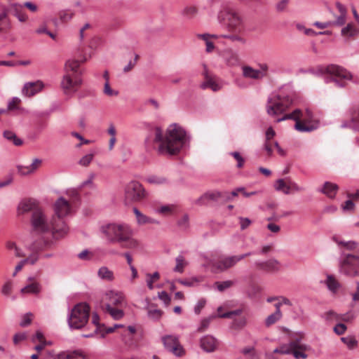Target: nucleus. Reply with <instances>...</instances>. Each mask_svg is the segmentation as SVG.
<instances>
[{
	"instance_id": "nucleus-21",
	"label": "nucleus",
	"mask_w": 359,
	"mask_h": 359,
	"mask_svg": "<svg viewBox=\"0 0 359 359\" xmlns=\"http://www.w3.org/2000/svg\"><path fill=\"white\" fill-rule=\"evenodd\" d=\"M241 313V310H236L230 312L222 313V307H219L217 309V316L219 318H231L233 316L239 315ZM217 316L213 315L209 318H204L201 322V325L198 327L197 332H203L208 327L211 320L216 318Z\"/></svg>"
},
{
	"instance_id": "nucleus-36",
	"label": "nucleus",
	"mask_w": 359,
	"mask_h": 359,
	"mask_svg": "<svg viewBox=\"0 0 359 359\" xmlns=\"http://www.w3.org/2000/svg\"><path fill=\"white\" fill-rule=\"evenodd\" d=\"M29 283L21 289L22 294H38L41 287L39 283L34 281L32 278L29 279Z\"/></svg>"
},
{
	"instance_id": "nucleus-49",
	"label": "nucleus",
	"mask_w": 359,
	"mask_h": 359,
	"mask_svg": "<svg viewBox=\"0 0 359 359\" xmlns=\"http://www.w3.org/2000/svg\"><path fill=\"white\" fill-rule=\"evenodd\" d=\"M357 34V30L354 26L349 23L346 27L341 29V35L345 37L353 36Z\"/></svg>"
},
{
	"instance_id": "nucleus-18",
	"label": "nucleus",
	"mask_w": 359,
	"mask_h": 359,
	"mask_svg": "<svg viewBox=\"0 0 359 359\" xmlns=\"http://www.w3.org/2000/svg\"><path fill=\"white\" fill-rule=\"evenodd\" d=\"M165 347L177 356L184 353L183 347L180 345L178 338L174 335H166L162 338Z\"/></svg>"
},
{
	"instance_id": "nucleus-60",
	"label": "nucleus",
	"mask_w": 359,
	"mask_h": 359,
	"mask_svg": "<svg viewBox=\"0 0 359 359\" xmlns=\"http://www.w3.org/2000/svg\"><path fill=\"white\" fill-rule=\"evenodd\" d=\"M12 282L11 280L7 281L1 289V292L4 295H9L12 292Z\"/></svg>"
},
{
	"instance_id": "nucleus-63",
	"label": "nucleus",
	"mask_w": 359,
	"mask_h": 359,
	"mask_svg": "<svg viewBox=\"0 0 359 359\" xmlns=\"http://www.w3.org/2000/svg\"><path fill=\"white\" fill-rule=\"evenodd\" d=\"M346 330V326L343 323H338L334 327V332L338 335L343 334Z\"/></svg>"
},
{
	"instance_id": "nucleus-30",
	"label": "nucleus",
	"mask_w": 359,
	"mask_h": 359,
	"mask_svg": "<svg viewBox=\"0 0 359 359\" xmlns=\"http://www.w3.org/2000/svg\"><path fill=\"white\" fill-rule=\"evenodd\" d=\"M241 69L243 76L246 79L258 80L264 76V74L260 70L255 69L248 65H243Z\"/></svg>"
},
{
	"instance_id": "nucleus-13",
	"label": "nucleus",
	"mask_w": 359,
	"mask_h": 359,
	"mask_svg": "<svg viewBox=\"0 0 359 359\" xmlns=\"http://www.w3.org/2000/svg\"><path fill=\"white\" fill-rule=\"evenodd\" d=\"M292 104L289 95H276L268 99L266 111L270 116H277L285 111Z\"/></svg>"
},
{
	"instance_id": "nucleus-58",
	"label": "nucleus",
	"mask_w": 359,
	"mask_h": 359,
	"mask_svg": "<svg viewBox=\"0 0 359 359\" xmlns=\"http://www.w3.org/2000/svg\"><path fill=\"white\" fill-rule=\"evenodd\" d=\"M73 15L74 13L69 10L63 11L60 13V18L61 20L65 22H68L70 19H72Z\"/></svg>"
},
{
	"instance_id": "nucleus-9",
	"label": "nucleus",
	"mask_w": 359,
	"mask_h": 359,
	"mask_svg": "<svg viewBox=\"0 0 359 359\" xmlns=\"http://www.w3.org/2000/svg\"><path fill=\"white\" fill-rule=\"evenodd\" d=\"M251 255L252 252H247L238 255H223L219 257L211 255L210 257H204L203 266L210 268L214 273L223 272L233 267L238 262Z\"/></svg>"
},
{
	"instance_id": "nucleus-54",
	"label": "nucleus",
	"mask_w": 359,
	"mask_h": 359,
	"mask_svg": "<svg viewBox=\"0 0 359 359\" xmlns=\"http://www.w3.org/2000/svg\"><path fill=\"white\" fill-rule=\"evenodd\" d=\"M233 158L237 161L236 167L238 168H241L243 167L245 163L244 158L241 155V154L238 151H233L230 154Z\"/></svg>"
},
{
	"instance_id": "nucleus-5",
	"label": "nucleus",
	"mask_w": 359,
	"mask_h": 359,
	"mask_svg": "<svg viewBox=\"0 0 359 359\" xmlns=\"http://www.w3.org/2000/svg\"><path fill=\"white\" fill-rule=\"evenodd\" d=\"M102 232L113 243H118L121 247L136 249L139 242L133 238V231L124 224H109L102 227Z\"/></svg>"
},
{
	"instance_id": "nucleus-50",
	"label": "nucleus",
	"mask_w": 359,
	"mask_h": 359,
	"mask_svg": "<svg viewBox=\"0 0 359 359\" xmlns=\"http://www.w3.org/2000/svg\"><path fill=\"white\" fill-rule=\"evenodd\" d=\"M103 93L108 97H116L118 95V91L112 88L109 83L104 82Z\"/></svg>"
},
{
	"instance_id": "nucleus-42",
	"label": "nucleus",
	"mask_w": 359,
	"mask_h": 359,
	"mask_svg": "<svg viewBox=\"0 0 359 359\" xmlns=\"http://www.w3.org/2000/svg\"><path fill=\"white\" fill-rule=\"evenodd\" d=\"M327 287L333 293H335L339 289L340 284L337 280L332 276H328L326 280Z\"/></svg>"
},
{
	"instance_id": "nucleus-25",
	"label": "nucleus",
	"mask_w": 359,
	"mask_h": 359,
	"mask_svg": "<svg viewBox=\"0 0 359 359\" xmlns=\"http://www.w3.org/2000/svg\"><path fill=\"white\" fill-rule=\"evenodd\" d=\"M43 87L41 81L29 82L25 84L22 93L25 96L32 97L40 92Z\"/></svg>"
},
{
	"instance_id": "nucleus-19",
	"label": "nucleus",
	"mask_w": 359,
	"mask_h": 359,
	"mask_svg": "<svg viewBox=\"0 0 359 359\" xmlns=\"http://www.w3.org/2000/svg\"><path fill=\"white\" fill-rule=\"evenodd\" d=\"M202 74L204 77V81L201 86L203 89L210 88L213 91H218L221 89L222 86L218 82L217 78L208 71L205 65H203Z\"/></svg>"
},
{
	"instance_id": "nucleus-61",
	"label": "nucleus",
	"mask_w": 359,
	"mask_h": 359,
	"mask_svg": "<svg viewBox=\"0 0 359 359\" xmlns=\"http://www.w3.org/2000/svg\"><path fill=\"white\" fill-rule=\"evenodd\" d=\"M23 6L32 13H36L39 10L38 6L36 4L30 1L25 2L23 4Z\"/></svg>"
},
{
	"instance_id": "nucleus-16",
	"label": "nucleus",
	"mask_w": 359,
	"mask_h": 359,
	"mask_svg": "<svg viewBox=\"0 0 359 359\" xmlns=\"http://www.w3.org/2000/svg\"><path fill=\"white\" fill-rule=\"evenodd\" d=\"M125 203H139L147 197V193L142 185L137 181L128 182L125 187Z\"/></svg>"
},
{
	"instance_id": "nucleus-39",
	"label": "nucleus",
	"mask_w": 359,
	"mask_h": 359,
	"mask_svg": "<svg viewBox=\"0 0 359 359\" xmlns=\"http://www.w3.org/2000/svg\"><path fill=\"white\" fill-rule=\"evenodd\" d=\"M11 27V23L6 11L0 13V32H7Z\"/></svg>"
},
{
	"instance_id": "nucleus-64",
	"label": "nucleus",
	"mask_w": 359,
	"mask_h": 359,
	"mask_svg": "<svg viewBox=\"0 0 359 359\" xmlns=\"http://www.w3.org/2000/svg\"><path fill=\"white\" fill-rule=\"evenodd\" d=\"M148 315L151 318L158 319L162 315V311L158 309H149Z\"/></svg>"
},
{
	"instance_id": "nucleus-23",
	"label": "nucleus",
	"mask_w": 359,
	"mask_h": 359,
	"mask_svg": "<svg viewBox=\"0 0 359 359\" xmlns=\"http://www.w3.org/2000/svg\"><path fill=\"white\" fill-rule=\"evenodd\" d=\"M23 8V4L13 3L9 5L7 11L15 16L20 22H25L28 20L29 18Z\"/></svg>"
},
{
	"instance_id": "nucleus-31",
	"label": "nucleus",
	"mask_w": 359,
	"mask_h": 359,
	"mask_svg": "<svg viewBox=\"0 0 359 359\" xmlns=\"http://www.w3.org/2000/svg\"><path fill=\"white\" fill-rule=\"evenodd\" d=\"M344 127H348L354 130H359V108L358 109H353L350 111V118L346 121Z\"/></svg>"
},
{
	"instance_id": "nucleus-41",
	"label": "nucleus",
	"mask_w": 359,
	"mask_h": 359,
	"mask_svg": "<svg viewBox=\"0 0 359 359\" xmlns=\"http://www.w3.org/2000/svg\"><path fill=\"white\" fill-rule=\"evenodd\" d=\"M98 276L100 278L107 280H112L114 278V273L105 266H102L98 270Z\"/></svg>"
},
{
	"instance_id": "nucleus-56",
	"label": "nucleus",
	"mask_w": 359,
	"mask_h": 359,
	"mask_svg": "<svg viewBox=\"0 0 359 359\" xmlns=\"http://www.w3.org/2000/svg\"><path fill=\"white\" fill-rule=\"evenodd\" d=\"M297 29L299 31L303 32L307 36H316L318 32H315L312 29L306 28L304 25L298 24L297 25Z\"/></svg>"
},
{
	"instance_id": "nucleus-22",
	"label": "nucleus",
	"mask_w": 359,
	"mask_h": 359,
	"mask_svg": "<svg viewBox=\"0 0 359 359\" xmlns=\"http://www.w3.org/2000/svg\"><path fill=\"white\" fill-rule=\"evenodd\" d=\"M256 266L258 269L268 273H276L280 269V264L278 260L271 259L266 262L256 263Z\"/></svg>"
},
{
	"instance_id": "nucleus-10",
	"label": "nucleus",
	"mask_w": 359,
	"mask_h": 359,
	"mask_svg": "<svg viewBox=\"0 0 359 359\" xmlns=\"http://www.w3.org/2000/svg\"><path fill=\"white\" fill-rule=\"evenodd\" d=\"M218 21L225 25L229 32H242L244 30L239 13L230 6H224L218 13Z\"/></svg>"
},
{
	"instance_id": "nucleus-12",
	"label": "nucleus",
	"mask_w": 359,
	"mask_h": 359,
	"mask_svg": "<svg viewBox=\"0 0 359 359\" xmlns=\"http://www.w3.org/2000/svg\"><path fill=\"white\" fill-rule=\"evenodd\" d=\"M78 199V194L74 191L73 195L69 201L65 199L63 197H61L56 201L54 204L55 215L53 217H56L57 223H62V224H66L64 221V217L72 213L74 203Z\"/></svg>"
},
{
	"instance_id": "nucleus-28",
	"label": "nucleus",
	"mask_w": 359,
	"mask_h": 359,
	"mask_svg": "<svg viewBox=\"0 0 359 359\" xmlns=\"http://www.w3.org/2000/svg\"><path fill=\"white\" fill-rule=\"evenodd\" d=\"M338 15H334L335 20L331 21L332 26H342L346 23L347 11L344 6L339 2L336 3Z\"/></svg>"
},
{
	"instance_id": "nucleus-45",
	"label": "nucleus",
	"mask_w": 359,
	"mask_h": 359,
	"mask_svg": "<svg viewBox=\"0 0 359 359\" xmlns=\"http://www.w3.org/2000/svg\"><path fill=\"white\" fill-rule=\"evenodd\" d=\"M4 137L12 142L15 146H20L22 144V141L19 139L16 135L12 132V131H10V130H6L4 132Z\"/></svg>"
},
{
	"instance_id": "nucleus-51",
	"label": "nucleus",
	"mask_w": 359,
	"mask_h": 359,
	"mask_svg": "<svg viewBox=\"0 0 359 359\" xmlns=\"http://www.w3.org/2000/svg\"><path fill=\"white\" fill-rule=\"evenodd\" d=\"M234 283L233 280H226L222 282H216L215 285L217 287V289L219 292H223L226 289L230 288L233 285Z\"/></svg>"
},
{
	"instance_id": "nucleus-17",
	"label": "nucleus",
	"mask_w": 359,
	"mask_h": 359,
	"mask_svg": "<svg viewBox=\"0 0 359 359\" xmlns=\"http://www.w3.org/2000/svg\"><path fill=\"white\" fill-rule=\"evenodd\" d=\"M92 323L94 327L93 333L85 334L86 337H93L94 334H99L102 337H104L105 334L112 333L115 329L122 327L121 325L116 324L113 327H106L104 325L99 323V317L97 314H93L92 316Z\"/></svg>"
},
{
	"instance_id": "nucleus-11",
	"label": "nucleus",
	"mask_w": 359,
	"mask_h": 359,
	"mask_svg": "<svg viewBox=\"0 0 359 359\" xmlns=\"http://www.w3.org/2000/svg\"><path fill=\"white\" fill-rule=\"evenodd\" d=\"M324 79L326 83L333 82L338 87L344 88L347 84V81H351L353 76L342 67L331 65L327 66L323 72Z\"/></svg>"
},
{
	"instance_id": "nucleus-29",
	"label": "nucleus",
	"mask_w": 359,
	"mask_h": 359,
	"mask_svg": "<svg viewBox=\"0 0 359 359\" xmlns=\"http://www.w3.org/2000/svg\"><path fill=\"white\" fill-rule=\"evenodd\" d=\"M218 346L217 340L210 335H207L201 339V347L206 352H212Z\"/></svg>"
},
{
	"instance_id": "nucleus-4",
	"label": "nucleus",
	"mask_w": 359,
	"mask_h": 359,
	"mask_svg": "<svg viewBox=\"0 0 359 359\" xmlns=\"http://www.w3.org/2000/svg\"><path fill=\"white\" fill-rule=\"evenodd\" d=\"M334 241L340 248L343 258L340 262L339 271L348 276H359V254L346 253V251H354L358 246L355 241H344L338 237H333Z\"/></svg>"
},
{
	"instance_id": "nucleus-38",
	"label": "nucleus",
	"mask_w": 359,
	"mask_h": 359,
	"mask_svg": "<svg viewBox=\"0 0 359 359\" xmlns=\"http://www.w3.org/2000/svg\"><path fill=\"white\" fill-rule=\"evenodd\" d=\"M322 318L328 323L338 322L341 320H346L344 317L332 310L325 312L322 315Z\"/></svg>"
},
{
	"instance_id": "nucleus-40",
	"label": "nucleus",
	"mask_w": 359,
	"mask_h": 359,
	"mask_svg": "<svg viewBox=\"0 0 359 359\" xmlns=\"http://www.w3.org/2000/svg\"><path fill=\"white\" fill-rule=\"evenodd\" d=\"M160 278V273L158 272H155L154 273H147L146 274V283L147 285L149 290H153L154 288V284L156 283Z\"/></svg>"
},
{
	"instance_id": "nucleus-32",
	"label": "nucleus",
	"mask_w": 359,
	"mask_h": 359,
	"mask_svg": "<svg viewBox=\"0 0 359 359\" xmlns=\"http://www.w3.org/2000/svg\"><path fill=\"white\" fill-rule=\"evenodd\" d=\"M221 198H224L223 194L219 191L208 192L201 196L197 201L196 203L199 205L205 204L209 201H217Z\"/></svg>"
},
{
	"instance_id": "nucleus-15",
	"label": "nucleus",
	"mask_w": 359,
	"mask_h": 359,
	"mask_svg": "<svg viewBox=\"0 0 359 359\" xmlns=\"http://www.w3.org/2000/svg\"><path fill=\"white\" fill-rule=\"evenodd\" d=\"M309 347L302 343L299 339H292L288 344H283L276 348L273 352L281 354H292L295 359H306V351Z\"/></svg>"
},
{
	"instance_id": "nucleus-27",
	"label": "nucleus",
	"mask_w": 359,
	"mask_h": 359,
	"mask_svg": "<svg viewBox=\"0 0 359 359\" xmlns=\"http://www.w3.org/2000/svg\"><path fill=\"white\" fill-rule=\"evenodd\" d=\"M222 57L226 65L229 67L237 66L240 62L238 55L230 48L224 50L222 53Z\"/></svg>"
},
{
	"instance_id": "nucleus-35",
	"label": "nucleus",
	"mask_w": 359,
	"mask_h": 359,
	"mask_svg": "<svg viewBox=\"0 0 359 359\" xmlns=\"http://www.w3.org/2000/svg\"><path fill=\"white\" fill-rule=\"evenodd\" d=\"M223 38L229 39L233 43H236L238 44L243 45L246 43V39L243 34V31L242 32H230L229 34L222 35Z\"/></svg>"
},
{
	"instance_id": "nucleus-6",
	"label": "nucleus",
	"mask_w": 359,
	"mask_h": 359,
	"mask_svg": "<svg viewBox=\"0 0 359 359\" xmlns=\"http://www.w3.org/2000/svg\"><path fill=\"white\" fill-rule=\"evenodd\" d=\"M83 61L68 60L65 65V74L61 81V87L65 94L76 92L82 84V71L80 64Z\"/></svg>"
},
{
	"instance_id": "nucleus-26",
	"label": "nucleus",
	"mask_w": 359,
	"mask_h": 359,
	"mask_svg": "<svg viewBox=\"0 0 359 359\" xmlns=\"http://www.w3.org/2000/svg\"><path fill=\"white\" fill-rule=\"evenodd\" d=\"M39 203L34 199H25L20 202L18 206V211L20 214L27 213L32 212V214L36 209H40Z\"/></svg>"
},
{
	"instance_id": "nucleus-46",
	"label": "nucleus",
	"mask_w": 359,
	"mask_h": 359,
	"mask_svg": "<svg viewBox=\"0 0 359 359\" xmlns=\"http://www.w3.org/2000/svg\"><path fill=\"white\" fill-rule=\"evenodd\" d=\"M203 40L205 41L206 45V51L208 53H210L213 50L215 46L212 41H210V38L217 39L218 36L217 35H209V34H202L199 36Z\"/></svg>"
},
{
	"instance_id": "nucleus-34",
	"label": "nucleus",
	"mask_w": 359,
	"mask_h": 359,
	"mask_svg": "<svg viewBox=\"0 0 359 359\" xmlns=\"http://www.w3.org/2000/svg\"><path fill=\"white\" fill-rule=\"evenodd\" d=\"M32 341L34 343L39 342V344L34 347L37 352L41 351L46 345L50 344L46 340L43 334L40 331L36 332L35 336L32 338Z\"/></svg>"
},
{
	"instance_id": "nucleus-24",
	"label": "nucleus",
	"mask_w": 359,
	"mask_h": 359,
	"mask_svg": "<svg viewBox=\"0 0 359 359\" xmlns=\"http://www.w3.org/2000/svg\"><path fill=\"white\" fill-rule=\"evenodd\" d=\"M42 165V160L34 158L29 165H18L17 169L21 175H29L34 173Z\"/></svg>"
},
{
	"instance_id": "nucleus-37",
	"label": "nucleus",
	"mask_w": 359,
	"mask_h": 359,
	"mask_svg": "<svg viewBox=\"0 0 359 359\" xmlns=\"http://www.w3.org/2000/svg\"><path fill=\"white\" fill-rule=\"evenodd\" d=\"M337 191L338 186L329 182H325L322 189V192L330 198H334Z\"/></svg>"
},
{
	"instance_id": "nucleus-44",
	"label": "nucleus",
	"mask_w": 359,
	"mask_h": 359,
	"mask_svg": "<svg viewBox=\"0 0 359 359\" xmlns=\"http://www.w3.org/2000/svg\"><path fill=\"white\" fill-rule=\"evenodd\" d=\"M134 214L136 216L137 222L140 224H145L149 223H153V219L147 217L146 215L142 214L140 211L135 208L133 209Z\"/></svg>"
},
{
	"instance_id": "nucleus-7",
	"label": "nucleus",
	"mask_w": 359,
	"mask_h": 359,
	"mask_svg": "<svg viewBox=\"0 0 359 359\" xmlns=\"http://www.w3.org/2000/svg\"><path fill=\"white\" fill-rule=\"evenodd\" d=\"M126 304V296L120 291L109 290L103 293L100 306L106 313L114 320H120L124 316L121 307Z\"/></svg>"
},
{
	"instance_id": "nucleus-55",
	"label": "nucleus",
	"mask_w": 359,
	"mask_h": 359,
	"mask_svg": "<svg viewBox=\"0 0 359 359\" xmlns=\"http://www.w3.org/2000/svg\"><path fill=\"white\" fill-rule=\"evenodd\" d=\"M94 158V154H88L83 156L79 163L81 166L87 167L90 165Z\"/></svg>"
},
{
	"instance_id": "nucleus-3",
	"label": "nucleus",
	"mask_w": 359,
	"mask_h": 359,
	"mask_svg": "<svg viewBox=\"0 0 359 359\" xmlns=\"http://www.w3.org/2000/svg\"><path fill=\"white\" fill-rule=\"evenodd\" d=\"M53 245L54 241L48 239H43L39 242L34 243L30 247L31 254L27 256L22 250L17 246L15 243L8 241L6 243L7 249L13 251L16 257L25 258L15 266L13 276H15L25 264H34L39 259L38 253L41 251L52 248Z\"/></svg>"
},
{
	"instance_id": "nucleus-62",
	"label": "nucleus",
	"mask_w": 359,
	"mask_h": 359,
	"mask_svg": "<svg viewBox=\"0 0 359 359\" xmlns=\"http://www.w3.org/2000/svg\"><path fill=\"white\" fill-rule=\"evenodd\" d=\"M251 220L247 217H239V224L241 225V230L247 229L251 224Z\"/></svg>"
},
{
	"instance_id": "nucleus-2",
	"label": "nucleus",
	"mask_w": 359,
	"mask_h": 359,
	"mask_svg": "<svg viewBox=\"0 0 359 359\" xmlns=\"http://www.w3.org/2000/svg\"><path fill=\"white\" fill-rule=\"evenodd\" d=\"M31 224L34 231L39 233L51 231L55 239H60L68 233V227L62 223H57L56 217H52L49 221L41 208L36 209L32 215Z\"/></svg>"
},
{
	"instance_id": "nucleus-43",
	"label": "nucleus",
	"mask_w": 359,
	"mask_h": 359,
	"mask_svg": "<svg viewBox=\"0 0 359 359\" xmlns=\"http://www.w3.org/2000/svg\"><path fill=\"white\" fill-rule=\"evenodd\" d=\"M176 266L174 271L178 273H183L184 268L187 266L188 262L185 260L184 257L182 255H179L175 259Z\"/></svg>"
},
{
	"instance_id": "nucleus-14",
	"label": "nucleus",
	"mask_w": 359,
	"mask_h": 359,
	"mask_svg": "<svg viewBox=\"0 0 359 359\" xmlns=\"http://www.w3.org/2000/svg\"><path fill=\"white\" fill-rule=\"evenodd\" d=\"M90 315V307L86 303L76 304L72 310L69 318V325L72 328L80 329L88 322Z\"/></svg>"
},
{
	"instance_id": "nucleus-52",
	"label": "nucleus",
	"mask_w": 359,
	"mask_h": 359,
	"mask_svg": "<svg viewBox=\"0 0 359 359\" xmlns=\"http://www.w3.org/2000/svg\"><path fill=\"white\" fill-rule=\"evenodd\" d=\"M341 340L345 344L349 349H353L357 346V341L353 337L348 336L341 337Z\"/></svg>"
},
{
	"instance_id": "nucleus-47",
	"label": "nucleus",
	"mask_w": 359,
	"mask_h": 359,
	"mask_svg": "<svg viewBox=\"0 0 359 359\" xmlns=\"http://www.w3.org/2000/svg\"><path fill=\"white\" fill-rule=\"evenodd\" d=\"M282 317V313L280 311H278V312H275L270 316H269L266 320H265V325L266 327H269L271 325H273L276 323L278 320H279Z\"/></svg>"
},
{
	"instance_id": "nucleus-33",
	"label": "nucleus",
	"mask_w": 359,
	"mask_h": 359,
	"mask_svg": "<svg viewBox=\"0 0 359 359\" xmlns=\"http://www.w3.org/2000/svg\"><path fill=\"white\" fill-rule=\"evenodd\" d=\"M198 11L199 9L198 6L189 4L184 7L181 13L184 18L188 20H192L197 16V15L198 14Z\"/></svg>"
},
{
	"instance_id": "nucleus-57",
	"label": "nucleus",
	"mask_w": 359,
	"mask_h": 359,
	"mask_svg": "<svg viewBox=\"0 0 359 359\" xmlns=\"http://www.w3.org/2000/svg\"><path fill=\"white\" fill-rule=\"evenodd\" d=\"M20 102L21 100L18 97H13L8 103V109H6L8 112L18 109Z\"/></svg>"
},
{
	"instance_id": "nucleus-59",
	"label": "nucleus",
	"mask_w": 359,
	"mask_h": 359,
	"mask_svg": "<svg viewBox=\"0 0 359 359\" xmlns=\"http://www.w3.org/2000/svg\"><path fill=\"white\" fill-rule=\"evenodd\" d=\"M262 288L257 285H252L248 291V296L250 297H255L257 294L261 292Z\"/></svg>"
},
{
	"instance_id": "nucleus-1",
	"label": "nucleus",
	"mask_w": 359,
	"mask_h": 359,
	"mask_svg": "<svg viewBox=\"0 0 359 359\" xmlns=\"http://www.w3.org/2000/svg\"><path fill=\"white\" fill-rule=\"evenodd\" d=\"M154 132V142L158 144V152L161 154L175 155L185 142L186 133L176 124L170 126L165 133L159 128Z\"/></svg>"
},
{
	"instance_id": "nucleus-20",
	"label": "nucleus",
	"mask_w": 359,
	"mask_h": 359,
	"mask_svg": "<svg viewBox=\"0 0 359 359\" xmlns=\"http://www.w3.org/2000/svg\"><path fill=\"white\" fill-rule=\"evenodd\" d=\"M277 191H281L285 194H289L292 191H300L302 188L290 179H279L274 185Z\"/></svg>"
},
{
	"instance_id": "nucleus-53",
	"label": "nucleus",
	"mask_w": 359,
	"mask_h": 359,
	"mask_svg": "<svg viewBox=\"0 0 359 359\" xmlns=\"http://www.w3.org/2000/svg\"><path fill=\"white\" fill-rule=\"evenodd\" d=\"M176 210V206L174 205H167L161 206L158 209V212L164 215H171Z\"/></svg>"
},
{
	"instance_id": "nucleus-8",
	"label": "nucleus",
	"mask_w": 359,
	"mask_h": 359,
	"mask_svg": "<svg viewBox=\"0 0 359 359\" xmlns=\"http://www.w3.org/2000/svg\"><path fill=\"white\" fill-rule=\"evenodd\" d=\"M292 119L295 121L294 128L301 133H309L316 130L319 127V121L316 118L310 109L304 111L295 109L292 113L286 114L276 121L279 123L283 121Z\"/></svg>"
},
{
	"instance_id": "nucleus-48",
	"label": "nucleus",
	"mask_w": 359,
	"mask_h": 359,
	"mask_svg": "<svg viewBox=\"0 0 359 359\" xmlns=\"http://www.w3.org/2000/svg\"><path fill=\"white\" fill-rule=\"evenodd\" d=\"M54 359H84V358L82 354L78 352H73L71 353H62Z\"/></svg>"
}]
</instances>
